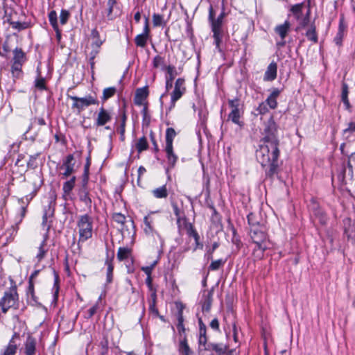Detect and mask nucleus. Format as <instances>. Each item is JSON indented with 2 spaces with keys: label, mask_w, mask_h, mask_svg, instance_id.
<instances>
[{
  "label": "nucleus",
  "mask_w": 355,
  "mask_h": 355,
  "mask_svg": "<svg viewBox=\"0 0 355 355\" xmlns=\"http://www.w3.org/2000/svg\"><path fill=\"white\" fill-rule=\"evenodd\" d=\"M262 135L263 144L257 150L256 157L263 168L266 176L272 178L278 173V158L280 153L277 125L272 116L264 123Z\"/></svg>",
  "instance_id": "f257e3e1"
},
{
  "label": "nucleus",
  "mask_w": 355,
  "mask_h": 355,
  "mask_svg": "<svg viewBox=\"0 0 355 355\" xmlns=\"http://www.w3.org/2000/svg\"><path fill=\"white\" fill-rule=\"evenodd\" d=\"M78 228V242H85L92 236L93 219L88 214L80 216L77 221Z\"/></svg>",
  "instance_id": "f03ea898"
},
{
  "label": "nucleus",
  "mask_w": 355,
  "mask_h": 355,
  "mask_svg": "<svg viewBox=\"0 0 355 355\" xmlns=\"http://www.w3.org/2000/svg\"><path fill=\"white\" fill-rule=\"evenodd\" d=\"M229 107L231 108V112L228 114V120L231 121L234 124L242 126L243 122L240 120L243 114V105L241 103L239 98H234L228 100Z\"/></svg>",
  "instance_id": "7ed1b4c3"
},
{
  "label": "nucleus",
  "mask_w": 355,
  "mask_h": 355,
  "mask_svg": "<svg viewBox=\"0 0 355 355\" xmlns=\"http://www.w3.org/2000/svg\"><path fill=\"white\" fill-rule=\"evenodd\" d=\"M176 136V132L173 128H168L166 130L165 152L168 164L173 167L178 160V156L173 153V141Z\"/></svg>",
  "instance_id": "20e7f679"
},
{
  "label": "nucleus",
  "mask_w": 355,
  "mask_h": 355,
  "mask_svg": "<svg viewBox=\"0 0 355 355\" xmlns=\"http://www.w3.org/2000/svg\"><path fill=\"white\" fill-rule=\"evenodd\" d=\"M18 302V294L16 286L10 288L8 291H6L3 297L0 300V306L3 313H6L10 308H15Z\"/></svg>",
  "instance_id": "39448f33"
},
{
  "label": "nucleus",
  "mask_w": 355,
  "mask_h": 355,
  "mask_svg": "<svg viewBox=\"0 0 355 355\" xmlns=\"http://www.w3.org/2000/svg\"><path fill=\"white\" fill-rule=\"evenodd\" d=\"M26 60V54L21 49L15 48L13 50L11 71L14 76H18L21 73V67Z\"/></svg>",
  "instance_id": "423d86ee"
},
{
  "label": "nucleus",
  "mask_w": 355,
  "mask_h": 355,
  "mask_svg": "<svg viewBox=\"0 0 355 355\" xmlns=\"http://www.w3.org/2000/svg\"><path fill=\"white\" fill-rule=\"evenodd\" d=\"M68 97L73 101L72 108L77 109L79 112L85 107L98 103L97 99L91 95H87L82 98L75 96H68Z\"/></svg>",
  "instance_id": "0eeeda50"
},
{
  "label": "nucleus",
  "mask_w": 355,
  "mask_h": 355,
  "mask_svg": "<svg viewBox=\"0 0 355 355\" xmlns=\"http://www.w3.org/2000/svg\"><path fill=\"white\" fill-rule=\"evenodd\" d=\"M75 164L74 156L72 154L68 155L60 168L61 170H64V172L60 173L62 179L70 177L76 171Z\"/></svg>",
  "instance_id": "6e6552de"
},
{
  "label": "nucleus",
  "mask_w": 355,
  "mask_h": 355,
  "mask_svg": "<svg viewBox=\"0 0 355 355\" xmlns=\"http://www.w3.org/2000/svg\"><path fill=\"white\" fill-rule=\"evenodd\" d=\"M250 236L255 245L265 244L267 239L263 225L261 226H253L250 228Z\"/></svg>",
  "instance_id": "1a4fd4ad"
},
{
  "label": "nucleus",
  "mask_w": 355,
  "mask_h": 355,
  "mask_svg": "<svg viewBox=\"0 0 355 355\" xmlns=\"http://www.w3.org/2000/svg\"><path fill=\"white\" fill-rule=\"evenodd\" d=\"M112 119L110 112L105 110L103 107L99 109L97 117L96 119V125L97 126H103Z\"/></svg>",
  "instance_id": "9d476101"
},
{
  "label": "nucleus",
  "mask_w": 355,
  "mask_h": 355,
  "mask_svg": "<svg viewBox=\"0 0 355 355\" xmlns=\"http://www.w3.org/2000/svg\"><path fill=\"white\" fill-rule=\"evenodd\" d=\"M148 96V89L147 86L137 89L134 98L135 104L137 105H144V102L147 98Z\"/></svg>",
  "instance_id": "9b49d317"
},
{
  "label": "nucleus",
  "mask_w": 355,
  "mask_h": 355,
  "mask_svg": "<svg viewBox=\"0 0 355 355\" xmlns=\"http://www.w3.org/2000/svg\"><path fill=\"white\" fill-rule=\"evenodd\" d=\"M281 90L278 88H272L270 94L266 98L265 103L270 109H275L277 107V98L279 96Z\"/></svg>",
  "instance_id": "f8f14e48"
},
{
  "label": "nucleus",
  "mask_w": 355,
  "mask_h": 355,
  "mask_svg": "<svg viewBox=\"0 0 355 355\" xmlns=\"http://www.w3.org/2000/svg\"><path fill=\"white\" fill-rule=\"evenodd\" d=\"M277 64L275 62H272L267 67L264 73V81H272L277 78Z\"/></svg>",
  "instance_id": "ddd939ff"
},
{
  "label": "nucleus",
  "mask_w": 355,
  "mask_h": 355,
  "mask_svg": "<svg viewBox=\"0 0 355 355\" xmlns=\"http://www.w3.org/2000/svg\"><path fill=\"white\" fill-rule=\"evenodd\" d=\"M144 223L145 225V227L144 229L145 233L147 234H150L151 233L154 234L158 238V239L159 241V244H160V250H159L161 251L162 250V247H163L164 243V239L161 237L159 234H158L157 232H153V229L151 225L152 221L150 220V218L148 216L144 217Z\"/></svg>",
  "instance_id": "4468645a"
},
{
  "label": "nucleus",
  "mask_w": 355,
  "mask_h": 355,
  "mask_svg": "<svg viewBox=\"0 0 355 355\" xmlns=\"http://www.w3.org/2000/svg\"><path fill=\"white\" fill-rule=\"evenodd\" d=\"M36 351V340L28 336L24 343V353L25 355H34Z\"/></svg>",
  "instance_id": "2eb2a0df"
},
{
  "label": "nucleus",
  "mask_w": 355,
  "mask_h": 355,
  "mask_svg": "<svg viewBox=\"0 0 355 355\" xmlns=\"http://www.w3.org/2000/svg\"><path fill=\"white\" fill-rule=\"evenodd\" d=\"M178 351L181 355H193V351L190 349L187 343L186 336L180 340Z\"/></svg>",
  "instance_id": "dca6fc26"
},
{
  "label": "nucleus",
  "mask_w": 355,
  "mask_h": 355,
  "mask_svg": "<svg viewBox=\"0 0 355 355\" xmlns=\"http://www.w3.org/2000/svg\"><path fill=\"white\" fill-rule=\"evenodd\" d=\"M26 295L28 301L32 304H37L38 303L37 299L36 296L35 295L34 292V284L33 280L29 279L28 280V286L26 291Z\"/></svg>",
  "instance_id": "f3484780"
},
{
  "label": "nucleus",
  "mask_w": 355,
  "mask_h": 355,
  "mask_svg": "<svg viewBox=\"0 0 355 355\" xmlns=\"http://www.w3.org/2000/svg\"><path fill=\"white\" fill-rule=\"evenodd\" d=\"M186 92V89H181L174 87L173 92L171 93V104L168 107V110L171 111L175 105V103L178 101Z\"/></svg>",
  "instance_id": "a211bd4d"
},
{
  "label": "nucleus",
  "mask_w": 355,
  "mask_h": 355,
  "mask_svg": "<svg viewBox=\"0 0 355 355\" xmlns=\"http://www.w3.org/2000/svg\"><path fill=\"white\" fill-rule=\"evenodd\" d=\"M289 28L290 23L288 21H285L284 24L277 26L275 31L280 36L281 39H285Z\"/></svg>",
  "instance_id": "6ab92c4d"
},
{
  "label": "nucleus",
  "mask_w": 355,
  "mask_h": 355,
  "mask_svg": "<svg viewBox=\"0 0 355 355\" xmlns=\"http://www.w3.org/2000/svg\"><path fill=\"white\" fill-rule=\"evenodd\" d=\"M114 255L111 258L109 257V256H107V259L105 260V265L107 266V278L106 282L107 283L110 284L112 282V276H113V270L114 266L112 265V259H113Z\"/></svg>",
  "instance_id": "aec40b11"
},
{
  "label": "nucleus",
  "mask_w": 355,
  "mask_h": 355,
  "mask_svg": "<svg viewBox=\"0 0 355 355\" xmlns=\"http://www.w3.org/2000/svg\"><path fill=\"white\" fill-rule=\"evenodd\" d=\"M348 85L343 83L342 85L341 101L344 103L345 109L349 110L351 108V105L348 99Z\"/></svg>",
  "instance_id": "412c9836"
},
{
  "label": "nucleus",
  "mask_w": 355,
  "mask_h": 355,
  "mask_svg": "<svg viewBox=\"0 0 355 355\" xmlns=\"http://www.w3.org/2000/svg\"><path fill=\"white\" fill-rule=\"evenodd\" d=\"M18 349V346L13 340H9L8 345L3 349L0 355H15Z\"/></svg>",
  "instance_id": "4be33fe9"
},
{
  "label": "nucleus",
  "mask_w": 355,
  "mask_h": 355,
  "mask_svg": "<svg viewBox=\"0 0 355 355\" xmlns=\"http://www.w3.org/2000/svg\"><path fill=\"white\" fill-rule=\"evenodd\" d=\"M49 19L50 21L51 25L56 32L58 37H60V33L58 28V16L57 13L55 10H52L49 14Z\"/></svg>",
  "instance_id": "5701e85b"
},
{
  "label": "nucleus",
  "mask_w": 355,
  "mask_h": 355,
  "mask_svg": "<svg viewBox=\"0 0 355 355\" xmlns=\"http://www.w3.org/2000/svg\"><path fill=\"white\" fill-rule=\"evenodd\" d=\"M345 28V26L343 24V19H340V23H339L338 31L337 32L336 37H334V42L338 46H340L342 44L343 38L344 37Z\"/></svg>",
  "instance_id": "b1692460"
},
{
  "label": "nucleus",
  "mask_w": 355,
  "mask_h": 355,
  "mask_svg": "<svg viewBox=\"0 0 355 355\" xmlns=\"http://www.w3.org/2000/svg\"><path fill=\"white\" fill-rule=\"evenodd\" d=\"M353 135H355V122L351 121L347 123V128L343 130V136L348 140Z\"/></svg>",
  "instance_id": "393cba45"
},
{
  "label": "nucleus",
  "mask_w": 355,
  "mask_h": 355,
  "mask_svg": "<svg viewBox=\"0 0 355 355\" xmlns=\"http://www.w3.org/2000/svg\"><path fill=\"white\" fill-rule=\"evenodd\" d=\"M212 296H213V291L212 290L209 291L207 295H205V300L203 302V304L202 305V311L203 312H209L212 303Z\"/></svg>",
  "instance_id": "a878e982"
},
{
  "label": "nucleus",
  "mask_w": 355,
  "mask_h": 355,
  "mask_svg": "<svg viewBox=\"0 0 355 355\" xmlns=\"http://www.w3.org/2000/svg\"><path fill=\"white\" fill-rule=\"evenodd\" d=\"M212 32H213V37L214 39V44L216 45V49L219 52H220L221 51L220 44L222 42L223 37L224 35L223 30L215 31H212Z\"/></svg>",
  "instance_id": "bb28decb"
},
{
  "label": "nucleus",
  "mask_w": 355,
  "mask_h": 355,
  "mask_svg": "<svg viewBox=\"0 0 355 355\" xmlns=\"http://www.w3.org/2000/svg\"><path fill=\"white\" fill-rule=\"evenodd\" d=\"M76 177L72 176L69 180L63 184L62 190L64 194L69 195L75 186Z\"/></svg>",
  "instance_id": "cd10ccee"
},
{
  "label": "nucleus",
  "mask_w": 355,
  "mask_h": 355,
  "mask_svg": "<svg viewBox=\"0 0 355 355\" xmlns=\"http://www.w3.org/2000/svg\"><path fill=\"white\" fill-rule=\"evenodd\" d=\"M91 36L94 39V42L92 44V48L100 49L103 44V41L100 39L99 33L96 28L92 31Z\"/></svg>",
  "instance_id": "c85d7f7f"
},
{
  "label": "nucleus",
  "mask_w": 355,
  "mask_h": 355,
  "mask_svg": "<svg viewBox=\"0 0 355 355\" xmlns=\"http://www.w3.org/2000/svg\"><path fill=\"white\" fill-rule=\"evenodd\" d=\"M207 349H211L216 354L223 355L226 351V346L223 344L211 343L209 345Z\"/></svg>",
  "instance_id": "c756f323"
},
{
  "label": "nucleus",
  "mask_w": 355,
  "mask_h": 355,
  "mask_svg": "<svg viewBox=\"0 0 355 355\" xmlns=\"http://www.w3.org/2000/svg\"><path fill=\"white\" fill-rule=\"evenodd\" d=\"M306 37L307 39L313 43L318 42V35L315 31V26L314 25H311L306 32Z\"/></svg>",
  "instance_id": "7c9ffc66"
},
{
  "label": "nucleus",
  "mask_w": 355,
  "mask_h": 355,
  "mask_svg": "<svg viewBox=\"0 0 355 355\" xmlns=\"http://www.w3.org/2000/svg\"><path fill=\"white\" fill-rule=\"evenodd\" d=\"M153 196L156 198H164L168 196L167 189L166 185H163L152 191Z\"/></svg>",
  "instance_id": "2f4dec72"
},
{
  "label": "nucleus",
  "mask_w": 355,
  "mask_h": 355,
  "mask_svg": "<svg viewBox=\"0 0 355 355\" xmlns=\"http://www.w3.org/2000/svg\"><path fill=\"white\" fill-rule=\"evenodd\" d=\"M79 198L81 202H83L89 209H91L92 201L89 193L86 190H82L80 192Z\"/></svg>",
  "instance_id": "473e14b6"
},
{
  "label": "nucleus",
  "mask_w": 355,
  "mask_h": 355,
  "mask_svg": "<svg viewBox=\"0 0 355 355\" xmlns=\"http://www.w3.org/2000/svg\"><path fill=\"white\" fill-rule=\"evenodd\" d=\"M266 249L267 246L265 244L256 245V247L253 250L254 257L257 259H261Z\"/></svg>",
  "instance_id": "72a5a7b5"
},
{
  "label": "nucleus",
  "mask_w": 355,
  "mask_h": 355,
  "mask_svg": "<svg viewBox=\"0 0 355 355\" xmlns=\"http://www.w3.org/2000/svg\"><path fill=\"white\" fill-rule=\"evenodd\" d=\"M131 250L128 248H119L117 252V259L123 261L130 255Z\"/></svg>",
  "instance_id": "f704fd0d"
},
{
  "label": "nucleus",
  "mask_w": 355,
  "mask_h": 355,
  "mask_svg": "<svg viewBox=\"0 0 355 355\" xmlns=\"http://www.w3.org/2000/svg\"><path fill=\"white\" fill-rule=\"evenodd\" d=\"M148 148V144L145 137L140 138L136 144V149L138 153H141L142 151L146 150Z\"/></svg>",
  "instance_id": "c9c22d12"
},
{
  "label": "nucleus",
  "mask_w": 355,
  "mask_h": 355,
  "mask_svg": "<svg viewBox=\"0 0 355 355\" xmlns=\"http://www.w3.org/2000/svg\"><path fill=\"white\" fill-rule=\"evenodd\" d=\"M149 37L143 34H139L135 37V42L137 46L145 47Z\"/></svg>",
  "instance_id": "e433bc0d"
},
{
  "label": "nucleus",
  "mask_w": 355,
  "mask_h": 355,
  "mask_svg": "<svg viewBox=\"0 0 355 355\" xmlns=\"http://www.w3.org/2000/svg\"><path fill=\"white\" fill-rule=\"evenodd\" d=\"M302 6L303 3H297L293 6L291 8V11L297 19L301 18L302 15Z\"/></svg>",
  "instance_id": "4c0bfd02"
},
{
  "label": "nucleus",
  "mask_w": 355,
  "mask_h": 355,
  "mask_svg": "<svg viewBox=\"0 0 355 355\" xmlns=\"http://www.w3.org/2000/svg\"><path fill=\"white\" fill-rule=\"evenodd\" d=\"M116 92V89L114 87H110L105 88L103 92V101H105L108 98L112 97Z\"/></svg>",
  "instance_id": "58836bf2"
},
{
  "label": "nucleus",
  "mask_w": 355,
  "mask_h": 355,
  "mask_svg": "<svg viewBox=\"0 0 355 355\" xmlns=\"http://www.w3.org/2000/svg\"><path fill=\"white\" fill-rule=\"evenodd\" d=\"M226 259H223L213 261L209 266V270L212 271L218 270L226 263Z\"/></svg>",
  "instance_id": "ea45409f"
},
{
  "label": "nucleus",
  "mask_w": 355,
  "mask_h": 355,
  "mask_svg": "<svg viewBox=\"0 0 355 355\" xmlns=\"http://www.w3.org/2000/svg\"><path fill=\"white\" fill-rule=\"evenodd\" d=\"M153 66L154 68H156V69L159 68V67H162V69H166V67L164 64V58H162L159 55H156L153 58Z\"/></svg>",
  "instance_id": "a19ab883"
},
{
  "label": "nucleus",
  "mask_w": 355,
  "mask_h": 355,
  "mask_svg": "<svg viewBox=\"0 0 355 355\" xmlns=\"http://www.w3.org/2000/svg\"><path fill=\"white\" fill-rule=\"evenodd\" d=\"M186 229H187V234H189V236L193 237L195 241L196 242H198L200 237H199L198 234L196 231V230L193 228V227L191 225V223H187L186 224Z\"/></svg>",
  "instance_id": "79ce46f5"
},
{
  "label": "nucleus",
  "mask_w": 355,
  "mask_h": 355,
  "mask_svg": "<svg viewBox=\"0 0 355 355\" xmlns=\"http://www.w3.org/2000/svg\"><path fill=\"white\" fill-rule=\"evenodd\" d=\"M126 119H127L126 114H125V112H123L122 113V115H121V125H120V126L119 128V133L121 135V140H123V139H124V133H125V127Z\"/></svg>",
  "instance_id": "37998d69"
},
{
  "label": "nucleus",
  "mask_w": 355,
  "mask_h": 355,
  "mask_svg": "<svg viewBox=\"0 0 355 355\" xmlns=\"http://www.w3.org/2000/svg\"><path fill=\"white\" fill-rule=\"evenodd\" d=\"M10 24L12 28L18 31L24 30L28 27V24L27 22L10 21Z\"/></svg>",
  "instance_id": "c03bdc74"
},
{
  "label": "nucleus",
  "mask_w": 355,
  "mask_h": 355,
  "mask_svg": "<svg viewBox=\"0 0 355 355\" xmlns=\"http://www.w3.org/2000/svg\"><path fill=\"white\" fill-rule=\"evenodd\" d=\"M257 113H255V115H263L266 113L268 112V105L265 102H261L259 103V106L256 109Z\"/></svg>",
  "instance_id": "a18cd8bd"
},
{
  "label": "nucleus",
  "mask_w": 355,
  "mask_h": 355,
  "mask_svg": "<svg viewBox=\"0 0 355 355\" xmlns=\"http://www.w3.org/2000/svg\"><path fill=\"white\" fill-rule=\"evenodd\" d=\"M100 347L101 355H105L108 352V340L105 336L100 342Z\"/></svg>",
  "instance_id": "49530a36"
},
{
  "label": "nucleus",
  "mask_w": 355,
  "mask_h": 355,
  "mask_svg": "<svg viewBox=\"0 0 355 355\" xmlns=\"http://www.w3.org/2000/svg\"><path fill=\"white\" fill-rule=\"evenodd\" d=\"M207 329H199V345L205 346L207 343V338L206 336Z\"/></svg>",
  "instance_id": "de8ad7c7"
},
{
  "label": "nucleus",
  "mask_w": 355,
  "mask_h": 355,
  "mask_svg": "<svg viewBox=\"0 0 355 355\" xmlns=\"http://www.w3.org/2000/svg\"><path fill=\"white\" fill-rule=\"evenodd\" d=\"M166 70L168 73L167 79L173 80L175 76L177 75V71L174 66L168 65L166 67Z\"/></svg>",
  "instance_id": "09e8293b"
},
{
  "label": "nucleus",
  "mask_w": 355,
  "mask_h": 355,
  "mask_svg": "<svg viewBox=\"0 0 355 355\" xmlns=\"http://www.w3.org/2000/svg\"><path fill=\"white\" fill-rule=\"evenodd\" d=\"M70 16V13L68 10L62 9L60 12V24L64 25L65 24Z\"/></svg>",
  "instance_id": "8fccbe9b"
},
{
  "label": "nucleus",
  "mask_w": 355,
  "mask_h": 355,
  "mask_svg": "<svg viewBox=\"0 0 355 355\" xmlns=\"http://www.w3.org/2000/svg\"><path fill=\"white\" fill-rule=\"evenodd\" d=\"M248 220L250 228L253 227V226H261L262 225L255 219V215L252 213L248 215Z\"/></svg>",
  "instance_id": "3c124183"
},
{
  "label": "nucleus",
  "mask_w": 355,
  "mask_h": 355,
  "mask_svg": "<svg viewBox=\"0 0 355 355\" xmlns=\"http://www.w3.org/2000/svg\"><path fill=\"white\" fill-rule=\"evenodd\" d=\"M35 86L40 90L46 89L45 79L42 77L37 78L35 81Z\"/></svg>",
  "instance_id": "603ef678"
},
{
  "label": "nucleus",
  "mask_w": 355,
  "mask_h": 355,
  "mask_svg": "<svg viewBox=\"0 0 355 355\" xmlns=\"http://www.w3.org/2000/svg\"><path fill=\"white\" fill-rule=\"evenodd\" d=\"M153 23L154 26H160L163 24V16L159 14H153Z\"/></svg>",
  "instance_id": "864d4df0"
},
{
  "label": "nucleus",
  "mask_w": 355,
  "mask_h": 355,
  "mask_svg": "<svg viewBox=\"0 0 355 355\" xmlns=\"http://www.w3.org/2000/svg\"><path fill=\"white\" fill-rule=\"evenodd\" d=\"M211 22V28L212 31H221L223 29V23L218 20H213Z\"/></svg>",
  "instance_id": "5fc2aeb1"
},
{
  "label": "nucleus",
  "mask_w": 355,
  "mask_h": 355,
  "mask_svg": "<svg viewBox=\"0 0 355 355\" xmlns=\"http://www.w3.org/2000/svg\"><path fill=\"white\" fill-rule=\"evenodd\" d=\"M45 241H42L39 247V252L36 256L38 261H40L45 256L46 250L44 249Z\"/></svg>",
  "instance_id": "6e6d98bb"
},
{
  "label": "nucleus",
  "mask_w": 355,
  "mask_h": 355,
  "mask_svg": "<svg viewBox=\"0 0 355 355\" xmlns=\"http://www.w3.org/2000/svg\"><path fill=\"white\" fill-rule=\"evenodd\" d=\"M116 3V0H108L107 1V6H108V12L107 17L110 19H112V14L114 10V6Z\"/></svg>",
  "instance_id": "4d7b16f0"
},
{
  "label": "nucleus",
  "mask_w": 355,
  "mask_h": 355,
  "mask_svg": "<svg viewBox=\"0 0 355 355\" xmlns=\"http://www.w3.org/2000/svg\"><path fill=\"white\" fill-rule=\"evenodd\" d=\"M113 219L115 222L119 224H123L125 221V216L120 213L114 214L113 216Z\"/></svg>",
  "instance_id": "13d9d810"
},
{
  "label": "nucleus",
  "mask_w": 355,
  "mask_h": 355,
  "mask_svg": "<svg viewBox=\"0 0 355 355\" xmlns=\"http://www.w3.org/2000/svg\"><path fill=\"white\" fill-rule=\"evenodd\" d=\"M90 166L89 159L87 158V163L85 165L84 168V174H83V181L87 182L89 178V168Z\"/></svg>",
  "instance_id": "bf43d9fd"
},
{
  "label": "nucleus",
  "mask_w": 355,
  "mask_h": 355,
  "mask_svg": "<svg viewBox=\"0 0 355 355\" xmlns=\"http://www.w3.org/2000/svg\"><path fill=\"white\" fill-rule=\"evenodd\" d=\"M175 88L181 89H186L184 87V79L183 78H178L175 83Z\"/></svg>",
  "instance_id": "052dcab7"
},
{
  "label": "nucleus",
  "mask_w": 355,
  "mask_h": 355,
  "mask_svg": "<svg viewBox=\"0 0 355 355\" xmlns=\"http://www.w3.org/2000/svg\"><path fill=\"white\" fill-rule=\"evenodd\" d=\"M149 311L150 313L155 314V315H159L158 309L156 307V303L155 302H149Z\"/></svg>",
  "instance_id": "680f3d73"
},
{
  "label": "nucleus",
  "mask_w": 355,
  "mask_h": 355,
  "mask_svg": "<svg viewBox=\"0 0 355 355\" xmlns=\"http://www.w3.org/2000/svg\"><path fill=\"white\" fill-rule=\"evenodd\" d=\"M209 326L212 329H214L215 331H218L219 330V322H218V319L217 318L213 319L211 321Z\"/></svg>",
  "instance_id": "e2e57ef3"
},
{
  "label": "nucleus",
  "mask_w": 355,
  "mask_h": 355,
  "mask_svg": "<svg viewBox=\"0 0 355 355\" xmlns=\"http://www.w3.org/2000/svg\"><path fill=\"white\" fill-rule=\"evenodd\" d=\"M177 329H178V331L179 332V334H180V340H181V339H182L184 336H185V334H184V333H185V327H184V324H177Z\"/></svg>",
  "instance_id": "0e129e2a"
},
{
  "label": "nucleus",
  "mask_w": 355,
  "mask_h": 355,
  "mask_svg": "<svg viewBox=\"0 0 355 355\" xmlns=\"http://www.w3.org/2000/svg\"><path fill=\"white\" fill-rule=\"evenodd\" d=\"M149 33H150V29H149V26H148V19L147 17H146L145 24L144 26L143 33L141 34L149 37Z\"/></svg>",
  "instance_id": "69168bd1"
},
{
  "label": "nucleus",
  "mask_w": 355,
  "mask_h": 355,
  "mask_svg": "<svg viewBox=\"0 0 355 355\" xmlns=\"http://www.w3.org/2000/svg\"><path fill=\"white\" fill-rule=\"evenodd\" d=\"M141 270L147 275V276H151L152 271L153 269L150 266H142L141 268Z\"/></svg>",
  "instance_id": "338daca9"
},
{
  "label": "nucleus",
  "mask_w": 355,
  "mask_h": 355,
  "mask_svg": "<svg viewBox=\"0 0 355 355\" xmlns=\"http://www.w3.org/2000/svg\"><path fill=\"white\" fill-rule=\"evenodd\" d=\"M97 309H98V304H95L93 306H92L89 310H88V316L87 318H92L96 312L97 311Z\"/></svg>",
  "instance_id": "774afa93"
}]
</instances>
